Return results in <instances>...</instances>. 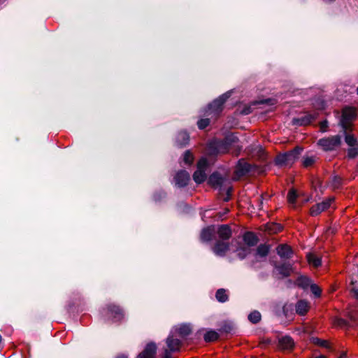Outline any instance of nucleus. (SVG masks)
<instances>
[{
	"label": "nucleus",
	"mask_w": 358,
	"mask_h": 358,
	"mask_svg": "<svg viewBox=\"0 0 358 358\" xmlns=\"http://www.w3.org/2000/svg\"><path fill=\"white\" fill-rule=\"evenodd\" d=\"M230 95V92H226L209 103L205 110L204 116L210 117L213 120H215L222 113L224 104L229 98Z\"/></svg>",
	"instance_id": "nucleus-1"
},
{
	"label": "nucleus",
	"mask_w": 358,
	"mask_h": 358,
	"mask_svg": "<svg viewBox=\"0 0 358 358\" xmlns=\"http://www.w3.org/2000/svg\"><path fill=\"white\" fill-rule=\"evenodd\" d=\"M226 181V178L217 172L212 173L208 179V183L214 188H219L220 194L226 192L227 196L223 198V201H228L230 199L232 187L231 185L224 186V184Z\"/></svg>",
	"instance_id": "nucleus-2"
},
{
	"label": "nucleus",
	"mask_w": 358,
	"mask_h": 358,
	"mask_svg": "<svg viewBox=\"0 0 358 358\" xmlns=\"http://www.w3.org/2000/svg\"><path fill=\"white\" fill-rule=\"evenodd\" d=\"M302 150V148L296 146L289 152L278 155L275 158V164L279 166L292 165L299 158Z\"/></svg>",
	"instance_id": "nucleus-3"
},
{
	"label": "nucleus",
	"mask_w": 358,
	"mask_h": 358,
	"mask_svg": "<svg viewBox=\"0 0 358 358\" xmlns=\"http://www.w3.org/2000/svg\"><path fill=\"white\" fill-rule=\"evenodd\" d=\"M103 313L113 322H121L124 317L123 309L115 303L107 304L106 308H103Z\"/></svg>",
	"instance_id": "nucleus-4"
},
{
	"label": "nucleus",
	"mask_w": 358,
	"mask_h": 358,
	"mask_svg": "<svg viewBox=\"0 0 358 358\" xmlns=\"http://www.w3.org/2000/svg\"><path fill=\"white\" fill-rule=\"evenodd\" d=\"M166 348L164 349L163 358H171V352H178L182 346V341L175 337L173 331L166 339Z\"/></svg>",
	"instance_id": "nucleus-5"
},
{
	"label": "nucleus",
	"mask_w": 358,
	"mask_h": 358,
	"mask_svg": "<svg viewBox=\"0 0 358 358\" xmlns=\"http://www.w3.org/2000/svg\"><path fill=\"white\" fill-rule=\"evenodd\" d=\"M317 145L324 151L335 150L341 145V136L335 135L321 138L317 141Z\"/></svg>",
	"instance_id": "nucleus-6"
},
{
	"label": "nucleus",
	"mask_w": 358,
	"mask_h": 358,
	"mask_svg": "<svg viewBox=\"0 0 358 358\" xmlns=\"http://www.w3.org/2000/svg\"><path fill=\"white\" fill-rule=\"evenodd\" d=\"M356 116L355 110L353 108H345L343 110L341 124L346 131L351 129V122Z\"/></svg>",
	"instance_id": "nucleus-7"
},
{
	"label": "nucleus",
	"mask_w": 358,
	"mask_h": 358,
	"mask_svg": "<svg viewBox=\"0 0 358 358\" xmlns=\"http://www.w3.org/2000/svg\"><path fill=\"white\" fill-rule=\"evenodd\" d=\"M334 200V198H329L321 203L313 206L310 210V214L312 216L318 215L320 213L329 208Z\"/></svg>",
	"instance_id": "nucleus-8"
},
{
	"label": "nucleus",
	"mask_w": 358,
	"mask_h": 358,
	"mask_svg": "<svg viewBox=\"0 0 358 358\" xmlns=\"http://www.w3.org/2000/svg\"><path fill=\"white\" fill-rule=\"evenodd\" d=\"M229 250V243L228 241L217 240L213 247V252L220 257H224Z\"/></svg>",
	"instance_id": "nucleus-9"
},
{
	"label": "nucleus",
	"mask_w": 358,
	"mask_h": 358,
	"mask_svg": "<svg viewBox=\"0 0 358 358\" xmlns=\"http://www.w3.org/2000/svg\"><path fill=\"white\" fill-rule=\"evenodd\" d=\"M189 179V174L185 170L179 171L174 177L176 185L179 187H185L188 184Z\"/></svg>",
	"instance_id": "nucleus-10"
},
{
	"label": "nucleus",
	"mask_w": 358,
	"mask_h": 358,
	"mask_svg": "<svg viewBox=\"0 0 358 358\" xmlns=\"http://www.w3.org/2000/svg\"><path fill=\"white\" fill-rule=\"evenodd\" d=\"M157 345L155 343H150L146 345L145 349L137 356L136 358H155Z\"/></svg>",
	"instance_id": "nucleus-11"
},
{
	"label": "nucleus",
	"mask_w": 358,
	"mask_h": 358,
	"mask_svg": "<svg viewBox=\"0 0 358 358\" xmlns=\"http://www.w3.org/2000/svg\"><path fill=\"white\" fill-rule=\"evenodd\" d=\"M251 170V165L244 159H240L235 169V173L238 177H241L248 173Z\"/></svg>",
	"instance_id": "nucleus-12"
},
{
	"label": "nucleus",
	"mask_w": 358,
	"mask_h": 358,
	"mask_svg": "<svg viewBox=\"0 0 358 358\" xmlns=\"http://www.w3.org/2000/svg\"><path fill=\"white\" fill-rule=\"evenodd\" d=\"M192 329L189 324H181L173 327L171 331L178 334L180 337L185 338L192 333Z\"/></svg>",
	"instance_id": "nucleus-13"
},
{
	"label": "nucleus",
	"mask_w": 358,
	"mask_h": 358,
	"mask_svg": "<svg viewBox=\"0 0 358 358\" xmlns=\"http://www.w3.org/2000/svg\"><path fill=\"white\" fill-rule=\"evenodd\" d=\"M277 254L282 259H290L293 255L292 248L287 244H280L276 248Z\"/></svg>",
	"instance_id": "nucleus-14"
},
{
	"label": "nucleus",
	"mask_w": 358,
	"mask_h": 358,
	"mask_svg": "<svg viewBox=\"0 0 358 358\" xmlns=\"http://www.w3.org/2000/svg\"><path fill=\"white\" fill-rule=\"evenodd\" d=\"M317 113H314L313 114L307 113L301 117L294 119L293 122L294 124L300 126L308 125L315 120L317 117Z\"/></svg>",
	"instance_id": "nucleus-15"
},
{
	"label": "nucleus",
	"mask_w": 358,
	"mask_h": 358,
	"mask_svg": "<svg viewBox=\"0 0 358 358\" xmlns=\"http://www.w3.org/2000/svg\"><path fill=\"white\" fill-rule=\"evenodd\" d=\"M189 136L187 132L181 131L178 133L176 137V145L179 148H184L188 145Z\"/></svg>",
	"instance_id": "nucleus-16"
},
{
	"label": "nucleus",
	"mask_w": 358,
	"mask_h": 358,
	"mask_svg": "<svg viewBox=\"0 0 358 358\" xmlns=\"http://www.w3.org/2000/svg\"><path fill=\"white\" fill-rule=\"evenodd\" d=\"M219 240L227 241L231 236V230L229 225H220L217 230Z\"/></svg>",
	"instance_id": "nucleus-17"
},
{
	"label": "nucleus",
	"mask_w": 358,
	"mask_h": 358,
	"mask_svg": "<svg viewBox=\"0 0 358 358\" xmlns=\"http://www.w3.org/2000/svg\"><path fill=\"white\" fill-rule=\"evenodd\" d=\"M275 268L282 278L289 277L292 273V266L289 264L283 263L281 264H275Z\"/></svg>",
	"instance_id": "nucleus-18"
},
{
	"label": "nucleus",
	"mask_w": 358,
	"mask_h": 358,
	"mask_svg": "<svg viewBox=\"0 0 358 358\" xmlns=\"http://www.w3.org/2000/svg\"><path fill=\"white\" fill-rule=\"evenodd\" d=\"M243 241L249 247L255 246L257 244L259 238L255 233L247 231L244 234L243 237Z\"/></svg>",
	"instance_id": "nucleus-19"
},
{
	"label": "nucleus",
	"mask_w": 358,
	"mask_h": 358,
	"mask_svg": "<svg viewBox=\"0 0 358 358\" xmlns=\"http://www.w3.org/2000/svg\"><path fill=\"white\" fill-rule=\"evenodd\" d=\"M279 347L283 350H290L294 347V341L289 336H285L280 338L278 341Z\"/></svg>",
	"instance_id": "nucleus-20"
},
{
	"label": "nucleus",
	"mask_w": 358,
	"mask_h": 358,
	"mask_svg": "<svg viewBox=\"0 0 358 358\" xmlns=\"http://www.w3.org/2000/svg\"><path fill=\"white\" fill-rule=\"evenodd\" d=\"M295 308L296 313L300 315H304L308 313L310 306L308 301L305 300H299L296 303Z\"/></svg>",
	"instance_id": "nucleus-21"
},
{
	"label": "nucleus",
	"mask_w": 358,
	"mask_h": 358,
	"mask_svg": "<svg viewBox=\"0 0 358 358\" xmlns=\"http://www.w3.org/2000/svg\"><path fill=\"white\" fill-rule=\"evenodd\" d=\"M215 298L220 303H225L229 300V294L227 289L220 288L216 291Z\"/></svg>",
	"instance_id": "nucleus-22"
},
{
	"label": "nucleus",
	"mask_w": 358,
	"mask_h": 358,
	"mask_svg": "<svg viewBox=\"0 0 358 358\" xmlns=\"http://www.w3.org/2000/svg\"><path fill=\"white\" fill-rule=\"evenodd\" d=\"M213 235V229L211 227H207L203 229L201 232V240L203 242L210 241L212 239Z\"/></svg>",
	"instance_id": "nucleus-23"
},
{
	"label": "nucleus",
	"mask_w": 358,
	"mask_h": 358,
	"mask_svg": "<svg viewBox=\"0 0 358 358\" xmlns=\"http://www.w3.org/2000/svg\"><path fill=\"white\" fill-rule=\"evenodd\" d=\"M343 185V180L338 176H334L329 181V185L334 189L340 188Z\"/></svg>",
	"instance_id": "nucleus-24"
},
{
	"label": "nucleus",
	"mask_w": 358,
	"mask_h": 358,
	"mask_svg": "<svg viewBox=\"0 0 358 358\" xmlns=\"http://www.w3.org/2000/svg\"><path fill=\"white\" fill-rule=\"evenodd\" d=\"M193 179L195 182L200 184L206 179V174L204 170L197 169L193 174Z\"/></svg>",
	"instance_id": "nucleus-25"
},
{
	"label": "nucleus",
	"mask_w": 358,
	"mask_h": 358,
	"mask_svg": "<svg viewBox=\"0 0 358 358\" xmlns=\"http://www.w3.org/2000/svg\"><path fill=\"white\" fill-rule=\"evenodd\" d=\"M307 259L308 263L314 267H318L321 265V259L313 253L308 254Z\"/></svg>",
	"instance_id": "nucleus-26"
},
{
	"label": "nucleus",
	"mask_w": 358,
	"mask_h": 358,
	"mask_svg": "<svg viewBox=\"0 0 358 358\" xmlns=\"http://www.w3.org/2000/svg\"><path fill=\"white\" fill-rule=\"evenodd\" d=\"M203 338L206 343L213 342L219 338V334L215 331L210 330L204 334Z\"/></svg>",
	"instance_id": "nucleus-27"
},
{
	"label": "nucleus",
	"mask_w": 358,
	"mask_h": 358,
	"mask_svg": "<svg viewBox=\"0 0 358 358\" xmlns=\"http://www.w3.org/2000/svg\"><path fill=\"white\" fill-rule=\"evenodd\" d=\"M270 250V246L266 244H260L257 248V255L261 257H265L268 255Z\"/></svg>",
	"instance_id": "nucleus-28"
},
{
	"label": "nucleus",
	"mask_w": 358,
	"mask_h": 358,
	"mask_svg": "<svg viewBox=\"0 0 358 358\" xmlns=\"http://www.w3.org/2000/svg\"><path fill=\"white\" fill-rule=\"evenodd\" d=\"M290 310H292L291 306L290 305L288 306L287 304H284L283 306H282L281 310L280 309V308H278L276 307L275 313L278 316L284 315L285 317H287L289 315V312Z\"/></svg>",
	"instance_id": "nucleus-29"
},
{
	"label": "nucleus",
	"mask_w": 358,
	"mask_h": 358,
	"mask_svg": "<svg viewBox=\"0 0 358 358\" xmlns=\"http://www.w3.org/2000/svg\"><path fill=\"white\" fill-rule=\"evenodd\" d=\"M348 131L344 130L345 141L350 147H354L357 145V138L352 134H347Z\"/></svg>",
	"instance_id": "nucleus-30"
},
{
	"label": "nucleus",
	"mask_w": 358,
	"mask_h": 358,
	"mask_svg": "<svg viewBox=\"0 0 358 358\" xmlns=\"http://www.w3.org/2000/svg\"><path fill=\"white\" fill-rule=\"evenodd\" d=\"M296 283L299 287L306 288L310 285V280L305 276H301L297 278Z\"/></svg>",
	"instance_id": "nucleus-31"
},
{
	"label": "nucleus",
	"mask_w": 358,
	"mask_h": 358,
	"mask_svg": "<svg viewBox=\"0 0 358 358\" xmlns=\"http://www.w3.org/2000/svg\"><path fill=\"white\" fill-rule=\"evenodd\" d=\"M315 156H306L303 159V166L306 168L313 166L316 162Z\"/></svg>",
	"instance_id": "nucleus-32"
},
{
	"label": "nucleus",
	"mask_w": 358,
	"mask_h": 358,
	"mask_svg": "<svg viewBox=\"0 0 358 358\" xmlns=\"http://www.w3.org/2000/svg\"><path fill=\"white\" fill-rule=\"evenodd\" d=\"M248 320L253 324H257L261 320V314L259 311L255 310L248 315Z\"/></svg>",
	"instance_id": "nucleus-33"
},
{
	"label": "nucleus",
	"mask_w": 358,
	"mask_h": 358,
	"mask_svg": "<svg viewBox=\"0 0 358 358\" xmlns=\"http://www.w3.org/2000/svg\"><path fill=\"white\" fill-rule=\"evenodd\" d=\"M238 257L243 259L250 252V249L248 247H240L237 249Z\"/></svg>",
	"instance_id": "nucleus-34"
},
{
	"label": "nucleus",
	"mask_w": 358,
	"mask_h": 358,
	"mask_svg": "<svg viewBox=\"0 0 358 358\" xmlns=\"http://www.w3.org/2000/svg\"><path fill=\"white\" fill-rule=\"evenodd\" d=\"M211 120L210 117H206L205 118L201 119L197 122V126L200 129H204L206 128L210 123Z\"/></svg>",
	"instance_id": "nucleus-35"
},
{
	"label": "nucleus",
	"mask_w": 358,
	"mask_h": 358,
	"mask_svg": "<svg viewBox=\"0 0 358 358\" xmlns=\"http://www.w3.org/2000/svg\"><path fill=\"white\" fill-rule=\"evenodd\" d=\"M219 143H210L208 145V151L210 155H217L220 151L219 150Z\"/></svg>",
	"instance_id": "nucleus-36"
},
{
	"label": "nucleus",
	"mask_w": 358,
	"mask_h": 358,
	"mask_svg": "<svg viewBox=\"0 0 358 358\" xmlns=\"http://www.w3.org/2000/svg\"><path fill=\"white\" fill-rule=\"evenodd\" d=\"M194 160L192 153L189 150H187L184 153L183 161L186 164L190 165Z\"/></svg>",
	"instance_id": "nucleus-37"
},
{
	"label": "nucleus",
	"mask_w": 358,
	"mask_h": 358,
	"mask_svg": "<svg viewBox=\"0 0 358 358\" xmlns=\"http://www.w3.org/2000/svg\"><path fill=\"white\" fill-rule=\"evenodd\" d=\"M297 198V194L294 189H291L287 194V200L290 203H294Z\"/></svg>",
	"instance_id": "nucleus-38"
},
{
	"label": "nucleus",
	"mask_w": 358,
	"mask_h": 358,
	"mask_svg": "<svg viewBox=\"0 0 358 358\" xmlns=\"http://www.w3.org/2000/svg\"><path fill=\"white\" fill-rule=\"evenodd\" d=\"M358 155V148L351 147L348 150V157L350 159H354Z\"/></svg>",
	"instance_id": "nucleus-39"
},
{
	"label": "nucleus",
	"mask_w": 358,
	"mask_h": 358,
	"mask_svg": "<svg viewBox=\"0 0 358 358\" xmlns=\"http://www.w3.org/2000/svg\"><path fill=\"white\" fill-rule=\"evenodd\" d=\"M310 286L313 294L317 297L320 296L322 293L321 289L315 284H310Z\"/></svg>",
	"instance_id": "nucleus-40"
},
{
	"label": "nucleus",
	"mask_w": 358,
	"mask_h": 358,
	"mask_svg": "<svg viewBox=\"0 0 358 358\" xmlns=\"http://www.w3.org/2000/svg\"><path fill=\"white\" fill-rule=\"evenodd\" d=\"M207 164H208V162H207L206 159L202 158L197 163V169L205 171L206 168L207 166Z\"/></svg>",
	"instance_id": "nucleus-41"
},
{
	"label": "nucleus",
	"mask_w": 358,
	"mask_h": 358,
	"mask_svg": "<svg viewBox=\"0 0 358 358\" xmlns=\"http://www.w3.org/2000/svg\"><path fill=\"white\" fill-rule=\"evenodd\" d=\"M334 324L338 327H343L347 325V321L344 319L336 317L334 319Z\"/></svg>",
	"instance_id": "nucleus-42"
},
{
	"label": "nucleus",
	"mask_w": 358,
	"mask_h": 358,
	"mask_svg": "<svg viewBox=\"0 0 358 358\" xmlns=\"http://www.w3.org/2000/svg\"><path fill=\"white\" fill-rule=\"evenodd\" d=\"M282 229V227L278 224H272V228L269 227L268 231L272 233H277Z\"/></svg>",
	"instance_id": "nucleus-43"
},
{
	"label": "nucleus",
	"mask_w": 358,
	"mask_h": 358,
	"mask_svg": "<svg viewBox=\"0 0 358 358\" xmlns=\"http://www.w3.org/2000/svg\"><path fill=\"white\" fill-rule=\"evenodd\" d=\"M221 331L225 333H230L232 331V327L230 324H224L222 327Z\"/></svg>",
	"instance_id": "nucleus-44"
},
{
	"label": "nucleus",
	"mask_w": 358,
	"mask_h": 358,
	"mask_svg": "<svg viewBox=\"0 0 358 358\" xmlns=\"http://www.w3.org/2000/svg\"><path fill=\"white\" fill-rule=\"evenodd\" d=\"M317 343L319 345H320L322 347H324V348H328L329 347V343L325 340H321V339L317 338Z\"/></svg>",
	"instance_id": "nucleus-45"
},
{
	"label": "nucleus",
	"mask_w": 358,
	"mask_h": 358,
	"mask_svg": "<svg viewBox=\"0 0 358 358\" xmlns=\"http://www.w3.org/2000/svg\"><path fill=\"white\" fill-rule=\"evenodd\" d=\"M320 126L321 131H325L327 128L328 127V122L327 120L321 122L320 124Z\"/></svg>",
	"instance_id": "nucleus-46"
},
{
	"label": "nucleus",
	"mask_w": 358,
	"mask_h": 358,
	"mask_svg": "<svg viewBox=\"0 0 358 358\" xmlns=\"http://www.w3.org/2000/svg\"><path fill=\"white\" fill-rule=\"evenodd\" d=\"M252 112L251 108L250 106H245L244 108L242 110L241 113L242 115H248Z\"/></svg>",
	"instance_id": "nucleus-47"
},
{
	"label": "nucleus",
	"mask_w": 358,
	"mask_h": 358,
	"mask_svg": "<svg viewBox=\"0 0 358 358\" xmlns=\"http://www.w3.org/2000/svg\"><path fill=\"white\" fill-rule=\"evenodd\" d=\"M351 292L353 294L354 297L358 300V288L353 287L351 289Z\"/></svg>",
	"instance_id": "nucleus-48"
},
{
	"label": "nucleus",
	"mask_w": 358,
	"mask_h": 358,
	"mask_svg": "<svg viewBox=\"0 0 358 358\" xmlns=\"http://www.w3.org/2000/svg\"><path fill=\"white\" fill-rule=\"evenodd\" d=\"M116 358H127V356H126L124 355H120L117 356Z\"/></svg>",
	"instance_id": "nucleus-49"
},
{
	"label": "nucleus",
	"mask_w": 358,
	"mask_h": 358,
	"mask_svg": "<svg viewBox=\"0 0 358 358\" xmlns=\"http://www.w3.org/2000/svg\"><path fill=\"white\" fill-rule=\"evenodd\" d=\"M315 358H327L324 355H320L318 357H316Z\"/></svg>",
	"instance_id": "nucleus-50"
},
{
	"label": "nucleus",
	"mask_w": 358,
	"mask_h": 358,
	"mask_svg": "<svg viewBox=\"0 0 358 358\" xmlns=\"http://www.w3.org/2000/svg\"><path fill=\"white\" fill-rule=\"evenodd\" d=\"M228 211H229V210H227H227L224 211V213H223V215H224V214L227 213H228Z\"/></svg>",
	"instance_id": "nucleus-51"
},
{
	"label": "nucleus",
	"mask_w": 358,
	"mask_h": 358,
	"mask_svg": "<svg viewBox=\"0 0 358 358\" xmlns=\"http://www.w3.org/2000/svg\"><path fill=\"white\" fill-rule=\"evenodd\" d=\"M1 341H2V338H1V336L0 335V343H1Z\"/></svg>",
	"instance_id": "nucleus-52"
},
{
	"label": "nucleus",
	"mask_w": 358,
	"mask_h": 358,
	"mask_svg": "<svg viewBox=\"0 0 358 358\" xmlns=\"http://www.w3.org/2000/svg\"><path fill=\"white\" fill-rule=\"evenodd\" d=\"M357 94H358V87H357Z\"/></svg>",
	"instance_id": "nucleus-53"
}]
</instances>
